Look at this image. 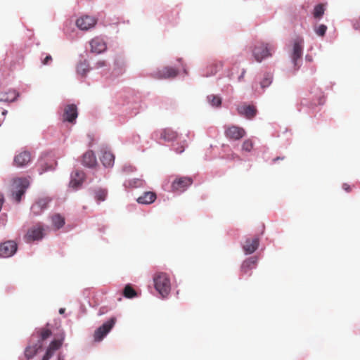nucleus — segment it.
I'll return each instance as SVG.
<instances>
[{
	"label": "nucleus",
	"instance_id": "obj_9",
	"mask_svg": "<svg viewBox=\"0 0 360 360\" xmlns=\"http://www.w3.org/2000/svg\"><path fill=\"white\" fill-rule=\"evenodd\" d=\"M77 116V108L75 104H68L64 107L62 115V120L63 122L75 123Z\"/></svg>",
	"mask_w": 360,
	"mask_h": 360
},
{
	"label": "nucleus",
	"instance_id": "obj_44",
	"mask_svg": "<svg viewBox=\"0 0 360 360\" xmlns=\"http://www.w3.org/2000/svg\"><path fill=\"white\" fill-rule=\"evenodd\" d=\"M324 103V99L323 98H319L318 103H315L314 105H322Z\"/></svg>",
	"mask_w": 360,
	"mask_h": 360
},
{
	"label": "nucleus",
	"instance_id": "obj_41",
	"mask_svg": "<svg viewBox=\"0 0 360 360\" xmlns=\"http://www.w3.org/2000/svg\"><path fill=\"white\" fill-rule=\"evenodd\" d=\"M342 188L347 192H350L352 191L350 186L347 184H343Z\"/></svg>",
	"mask_w": 360,
	"mask_h": 360
},
{
	"label": "nucleus",
	"instance_id": "obj_42",
	"mask_svg": "<svg viewBox=\"0 0 360 360\" xmlns=\"http://www.w3.org/2000/svg\"><path fill=\"white\" fill-rule=\"evenodd\" d=\"M245 72H246L245 70L243 69L242 72H241V75L238 77V80L239 81H242V79H243V77L245 76Z\"/></svg>",
	"mask_w": 360,
	"mask_h": 360
},
{
	"label": "nucleus",
	"instance_id": "obj_25",
	"mask_svg": "<svg viewBox=\"0 0 360 360\" xmlns=\"http://www.w3.org/2000/svg\"><path fill=\"white\" fill-rule=\"evenodd\" d=\"M160 136L166 141H173L178 137V134L172 129L167 128L162 130Z\"/></svg>",
	"mask_w": 360,
	"mask_h": 360
},
{
	"label": "nucleus",
	"instance_id": "obj_35",
	"mask_svg": "<svg viewBox=\"0 0 360 360\" xmlns=\"http://www.w3.org/2000/svg\"><path fill=\"white\" fill-rule=\"evenodd\" d=\"M253 148V142L250 139H247L244 141L242 145V148L243 150H245L247 152L251 151V150Z\"/></svg>",
	"mask_w": 360,
	"mask_h": 360
},
{
	"label": "nucleus",
	"instance_id": "obj_15",
	"mask_svg": "<svg viewBox=\"0 0 360 360\" xmlns=\"http://www.w3.org/2000/svg\"><path fill=\"white\" fill-rule=\"evenodd\" d=\"M259 244V240L258 237L248 238L245 240L243 246V249L245 254H252L258 248Z\"/></svg>",
	"mask_w": 360,
	"mask_h": 360
},
{
	"label": "nucleus",
	"instance_id": "obj_27",
	"mask_svg": "<svg viewBox=\"0 0 360 360\" xmlns=\"http://www.w3.org/2000/svg\"><path fill=\"white\" fill-rule=\"evenodd\" d=\"M52 223L56 229H58L65 224V219L61 215L56 214L51 218Z\"/></svg>",
	"mask_w": 360,
	"mask_h": 360
},
{
	"label": "nucleus",
	"instance_id": "obj_45",
	"mask_svg": "<svg viewBox=\"0 0 360 360\" xmlns=\"http://www.w3.org/2000/svg\"><path fill=\"white\" fill-rule=\"evenodd\" d=\"M8 111L6 110H1V115L3 116H6V115L7 114Z\"/></svg>",
	"mask_w": 360,
	"mask_h": 360
},
{
	"label": "nucleus",
	"instance_id": "obj_28",
	"mask_svg": "<svg viewBox=\"0 0 360 360\" xmlns=\"http://www.w3.org/2000/svg\"><path fill=\"white\" fill-rule=\"evenodd\" d=\"M145 181L142 179H133L128 181L129 186L131 188H142L145 186Z\"/></svg>",
	"mask_w": 360,
	"mask_h": 360
},
{
	"label": "nucleus",
	"instance_id": "obj_20",
	"mask_svg": "<svg viewBox=\"0 0 360 360\" xmlns=\"http://www.w3.org/2000/svg\"><path fill=\"white\" fill-rule=\"evenodd\" d=\"M157 198L156 193L153 191L144 192L141 196H139L136 201L139 204L149 205L153 203Z\"/></svg>",
	"mask_w": 360,
	"mask_h": 360
},
{
	"label": "nucleus",
	"instance_id": "obj_6",
	"mask_svg": "<svg viewBox=\"0 0 360 360\" xmlns=\"http://www.w3.org/2000/svg\"><path fill=\"white\" fill-rule=\"evenodd\" d=\"M179 71L177 69L172 67H164L152 73V77L158 79H172L177 76Z\"/></svg>",
	"mask_w": 360,
	"mask_h": 360
},
{
	"label": "nucleus",
	"instance_id": "obj_14",
	"mask_svg": "<svg viewBox=\"0 0 360 360\" xmlns=\"http://www.w3.org/2000/svg\"><path fill=\"white\" fill-rule=\"evenodd\" d=\"M84 180V173L82 171L76 170L71 175L70 186L74 189H77L81 186Z\"/></svg>",
	"mask_w": 360,
	"mask_h": 360
},
{
	"label": "nucleus",
	"instance_id": "obj_10",
	"mask_svg": "<svg viewBox=\"0 0 360 360\" xmlns=\"http://www.w3.org/2000/svg\"><path fill=\"white\" fill-rule=\"evenodd\" d=\"M303 44L304 41L301 38H297L293 41V47L291 58L295 67L297 66V60L302 58Z\"/></svg>",
	"mask_w": 360,
	"mask_h": 360
},
{
	"label": "nucleus",
	"instance_id": "obj_1",
	"mask_svg": "<svg viewBox=\"0 0 360 360\" xmlns=\"http://www.w3.org/2000/svg\"><path fill=\"white\" fill-rule=\"evenodd\" d=\"M154 285L162 297H166L171 290L170 279L167 274L160 272L154 275Z\"/></svg>",
	"mask_w": 360,
	"mask_h": 360
},
{
	"label": "nucleus",
	"instance_id": "obj_19",
	"mask_svg": "<svg viewBox=\"0 0 360 360\" xmlns=\"http://www.w3.org/2000/svg\"><path fill=\"white\" fill-rule=\"evenodd\" d=\"M31 160V155L29 152L20 153L14 158V164L17 167H23L27 165Z\"/></svg>",
	"mask_w": 360,
	"mask_h": 360
},
{
	"label": "nucleus",
	"instance_id": "obj_2",
	"mask_svg": "<svg viewBox=\"0 0 360 360\" xmlns=\"http://www.w3.org/2000/svg\"><path fill=\"white\" fill-rule=\"evenodd\" d=\"M274 46L268 43L259 42L252 49V55L257 62H262L264 58L271 56Z\"/></svg>",
	"mask_w": 360,
	"mask_h": 360
},
{
	"label": "nucleus",
	"instance_id": "obj_7",
	"mask_svg": "<svg viewBox=\"0 0 360 360\" xmlns=\"http://www.w3.org/2000/svg\"><path fill=\"white\" fill-rule=\"evenodd\" d=\"M18 249V245L14 240H7L0 244V257H10L13 256Z\"/></svg>",
	"mask_w": 360,
	"mask_h": 360
},
{
	"label": "nucleus",
	"instance_id": "obj_39",
	"mask_svg": "<svg viewBox=\"0 0 360 360\" xmlns=\"http://www.w3.org/2000/svg\"><path fill=\"white\" fill-rule=\"evenodd\" d=\"M52 61V57L50 55L46 56L42 60L44 65H48Z\"/></svg>",
	"mask_w": 360,
	"mask_h": 360
},
{
	"label": "nucleus",
	"instance_id": "obj_31",
	"mask_svg": "<svg viewBox=\"0 0 360 360\" xmlns=\"http://www.w3.org/2000/svg\"><path fill=\"white\" fill-rule=\"evenodd\" d=\"M207 100H208L209 103L212 106L218 107L221 103V98L217 96H215V95H210V96H207Z\"/></svg>",
	"mask_w": 360,
	"mask_h": 360
},
{
	"label": "nucleus",
	"instance_id": "obj_40",
	"mask_svg": "<svg viewBox=\"0 0 360 360\" xmlns=\"http://www.w3.org/2000/svg\"><path fill=\"white\" fill-rule=\"evenodd\" d=\"M106 65V62L105 60H99L98 61L96 65V68H101Z\"/></svg>",
	"mask_w": 360,
	"mask_h": 360
},
{
	"label": "nucleus",
	"instance_id": "obj_22",
	"mask_svg": "<svg viewBox=\"0 0 360 360\" xmlns=\"http://www.w3.org/2000/svg\"><path fill=\"white\" fill-rule=\"evenodd\" d=\"M224 66L222 61L218 60L214 61L207 68V72L205 75L206 77L212 76L215 75L219 70Z\"/></svg>",
	"mask_w": 360,
	"mask_h": 360
},
{
	"label": "nucleus",
	"instance_id": "obj_16",
	"mask_svg": "<svg viewBox=\"0 0 360 360\" xmlns=\"http://www.w3.org/2000/svg\"><path fill=\"white\" fill-rule=\"evenodd\" d=\"M91 51L96 53H101L106 50L105 42L99 37L94 38L90 41Z\"/></svg>",
	"mask_w": 360,
	"mask_h": 360
},
{
	"label": "nucleus",
	"instance_id": "obj_34",
	"mask_svg": "<svg viewBox=\"0 0 360 360\" xmlns=\"http://www.w3.org/2000/svg\"><path fill=\"white\" fill-rule=\"evenodd\" d=\"M315 32L317 35L323 37L327 30V26L325 25H320L314 28Z\"/></svg>",
	"mask_w": 360,
	"mask_h": 360
},
{
	"label": "nucleus",
	"instance_id": "obj_4",
	"mask_svg": "<svg viewBox=\"0 0 360 360\" xmlns=\"http://www.w3.org/2000/svg\"><path fill=\"white\" fill-rule=\"evenodd\" d=\"M116 318L112 317L94 332V338L96 342L101 341L104 337L111 330L116 323Z\"/></svg>",
	"mask_w": 360,
	"mask_h": 360
},
{
	"label": "nucleus",
	"instance_id": "obj_5",
	"mask_svg": "<svg viewBox=\"0 0 360 360\" xmlns=\"http://www.w3.org/2000/svg\"><path fill=\"white\" fill-rule=\"evenodd\" d=\"M44 229L42 225L37 224L27 230L24 238L27 242L41 240L44 237Z\"/></svg>",
	"mask_w": 360,
	"mask_h": 360
},
{
	"label": "nucleus",
	"instance_id": "obj_8",
	"mask_svg": "<svg viewBox=\"0 0 360 360\" xmlns=\"http://www.w3.org/2000/svg\"><path fill=\"white\" fill-rule=\"evenodd\" d=\"M224 134L229 139L236 141L245 136L246 133L243 128L231 125L226 127Z\"/></svg>",
	"mask_w": 360,
	"mask_h": 360
},
{
	"label": "nucleus",
	"instance_id": "obj_3",
	"mask_svg": "<svg viewBox=\"0 0 360 360\" xmlns=\"http://www.w3.org/2000/svg\"><path fill=\"white\" fill-rule=\"evenodd\" d=\"M28 186L29 181L25 178H19L13 181L12 195L17 202L20 201Z\"/></svg>",
	"mask_w": 360,
	"mask_h": 360
},
{
	"label": "nucleus",
	"instance_id": "obj_13",
	"mask_svg": "<svg viewBox=\"0 0 360 360\" xmlns=\"http://www.w3.org/2000/svg\"><path fill=\"white\" fill-rule=\"evenodd\" d=\"M64 340L63 335L61 336L60 339L53 340L41 360H49V359L53 356L55 351L58 350L62 345L63 341Z\"/></svg>",
	"mask_w": 360,
	"mask_h": 360
},
{
	"label": "nucleus",
	"instance_id": "obj_17",
	"mask_svg": "<svg viewBox=\"0 0 360 360\" xmlns=\"http://www.w3.org/2000/svg\"><path fill=\"white\" fill-rule=\"evenodd\" d=\"M49 200L41 198L34 202L31 207V212L34 216L39 215L47 207Z\"/></svg>",
	"mask_w": 360,
	"mask_h": 360
},
{
	"label": "nucleus",
	"instance_id": "obj_29",
	"mask_svg": "<svg viewBox=\"0 0 360 360\" xmlns=\"http://www.w3.org/2000/svg\"><path fill=\"white\" fill-rule=\"evenodd\" d=\"M123 295L127 298H134L136 296V292L130 285H127L124 288Z\"/></svg>",
	"mask_w": 360,
	"mask_h": 360
},
{
	"label": "nucleus",
	"instance_id": "obj_24",
	"mask_svg": "<svg viewBox=\"0 0 360 360\" xmlns=\"http://www.w3.org/2000/svg\"><path fill=\"white\" fill-rule=\"evenodd\" d=\"M101 161L105 167H111L114 164L115 156L111 152L105 150L102 153Z\"/></svg>",
	"mask_w": 360,
	"mask_h": 360
},
{
	"label": "nucleus",
	"instance_id": "obj_43",
	"mask_svg": "<svg viewBox=\"0 0 360 360\" xmlns=\"http://www.w3.org/2000/svg\"><path fill=\"white\" fill-rule=\"evenodd\" d=\"M284 159H285L284 156H283V157H277L276 158H274L272 160V162L275 163L277 160H283Z\"/></svg>",
	"mask_w": 360,
	"mask_h": 360
},
{
	"label": "nucleus",
	"instance_id": "obj_30",
	"mask_svg": "<svg viewBox=\"0 0 360 360\" xmlns=\"http://www.w3.org/2000/svg\"><path fill=\"white\" fill-rule=\"evenodd\" d=\"M107 196V191L105 189L99 188L95 191V198L97 201H104Z\"/></svg>",
	"mask_w": 360,
	"mask_h": 360
},
{
	"label": "nucleus",
	"instance_id": "obj_26",
	"mask_svg": "<svg viewBox=\"0 0 360 360\" xmlns=\"http://www.w3.org/2000/svg\"><path fill=\"white\" fill-rule=\"evenodd\" d=\"M41 347V345H35L33 346H28L26 347L25 350V357L30 360V359L33 358L35 354H37L39 349Z\"/></svg>",
	"mask_w": 360,
	"mask_h": 360
},
{
	"label": "nucleus",
	"instance_id": "obj_36",
	"mask_svg": "<svg viewBox=\"0 0 360 360\" xmlns=\"http://www.w3.org/2000/svg\"><path fill=\"white\" fill-rule=\"evenodd\" d=\"M51 335V331L49 328H43L40 330V338L41 340H45L48 338H49Z\"/></svg>",
	"mask_w": 360,
	"mask_h": 360
},
{
	"label": "nucleus",
	"instance_id": "obj_47",
	"mask_svg": "<svg viewBox=\"0 0 360 360\" xmlns=\"http://www.w3.org/2000/svg\"><path fill=\"white\" fill-rule=\"evenodd\" d=\"M57 360H64L63 358L60 356H58V359Z\"/></svg>",
	"mask_w": 360,
	"mask_h": 360
},
{
	"label": "nucleus",
	"instance_id": "obj_21",
	"mask_svg": "<svg viewBox=\"0 0 360 360\" xmlns=\"http://www.w3.org/2000/svg\"><path fill=\"white\" fill-rule=\"evenodd\" d=\"M82 163L84 166L89 167H93L96 165V158L93 151L89 150L84 154Z\"/></svg>",
	"mask_w": 360,
	"mask_h": 360
},
{
	"label": "nucleus",
	"instance_id": "obj_38",
	"mask_svg": "<svg viewBox=\"0 0 360 360\" xmlns=\"http://www.w3.org/2000/svg\"><path fill=\"white\" fill-rule=\"evenodd\" d=\"M185 147H186V146H185V142H184V144L176 146L175 148V151L178 153H181L184 151Z\"/></svg>",
	"mask_w": 360,
	"mask_h": 360
},
{
	"label": "nucleus",
	"instance_id": "obj_32",
	"mask_svg": "<svg viewBox=\"0 0 360 360\" xmlns=\"http://www.w3.org/2000/svg\"><path fill=\"white\" fill-rule=\"evenodd\" d=\"M324 13V8L322 4H318L315 6L313 12L314 17L315 18H320Z\"/></svg>",
	"mask_w": 360,
	"mask_h": 360
},
{
	"label": "nucleus",
	"instance_id": "obj_33",
	"mask_svg": "<svg viewBox=\"0 0 360 360\" xmlns=\"http://www.w3.org/2000/svg\"><path fill=\"white\" fill-rule=\"evenodd\" d=\"M272 82V76L270 74H266L260 82L261 87L264 89L268 87Z\"/></svg>",
	"mask_w": 360,
	"mask_h": 360
},
{
	"label": "nucleus",
	"instance_id": "obj_18",
	"mask_svg": "<svg viewBox=\"0 0 360 360\" xmlns=\"http://www.w3.org/2000/svg\"><path fill=\"white\" fill-rule=\"evenodd\" d=\"M237 110L240 115H243L248 119H252L257 113V110L253 105H240L237 108Z\"/></svg>",
	"mask_w": 360,
	"mask_h": 360
},
{
	"label": "nucleus",
	"instance_id": "obj_23",
	"mask_svg": "<svg viewBox=\"0 0 360 360\" xmlns=\"http://www.w3.org/2000/svg\"><path fill=\"white\" fill-rule=\"evenodd\" d=\"M257 262L256 257H251L245 260L241 266V271L244 274H247L250 270L255 267Z\"/></svg>",
	"mask_w": 360,
	"mask_h": 360
},
{
	"label": "nucleus",
	"instance_id": "obj_46",
	"mask_svg": "<svg viewBox=\"0 0 360 360\" xmlns=\"http://www.w3.org/2000/svg\"><path fill=\"white\" fill-rule=\"evenodd\" d=\"M65 311V309L64 308H60V309H59V313H60V314H64Z\"/></svg>",
	"mask_w": 360,
	"mask_h": 360
},
{
	"label": "nucleus",
	"instance_id": "obj_11",
	"mask_svg": "<svg viewBox=\"0 0 360 360\" xmlns=\"http://www.w3.org/2000/svg\"><path fill=\"white\" fill-rule=\"evenodd\" d=\"M96 24V19L89 15H83L76 21L77 27L82 30H88L94 27Z\"/></svg>",
	"mask_w": 360,
	"mask_h": 360
},
{
	"label": "nucleus",
	"instance_id": "obj_12",
	"mask_svg": "<svg viewBox=\"0 0 360 360\" xmlns=\"http://www.w3.org/2000/svg\"><path fill=\"white\" fill-rule=\"evenodd\" d=\"M192 184V179L188 177H179L176 179L172 184V188L173 191H184L188 186H191Z\"/></svg>",
	"mask_w": 360,
	"mask_h": 360
},
{
	"label": "nucleus",
	"instance_id": "obj_37",
	"mask_svg": "<svg viewBox=\"0 0 360 360\" xmlns=\"http://www.w3.org/2000/svg\"><path fill=\"white\" fill-rule=\"evenodd\" d=\"M86 65L85 63H80L77 65V72L78 74L82 76H85L86 72H88V69L86 68Z\"/></svg>",
	"mask_w": 360,
	"mask_h": 360
}]
</instances>
